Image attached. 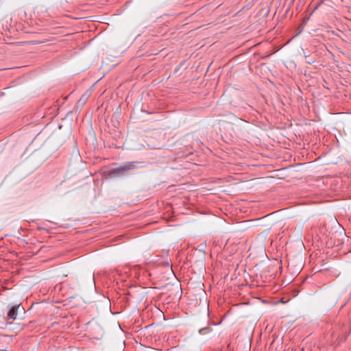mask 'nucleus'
Segmentation results:
<instances>
[{
    "label": "nucleus",
    "mask_w": 351,
    "mask_h": 351,
    "mask_svg": "<svg viewBox=\"0 0 351 351\" xmlns=\"http://www.w3.org/2000/svg\"><path fill=\"white\" fill-rule=\"evenodd\" d=\"M134 168V162H126L117 168L112 169L110 171V175H111V176H112V175L122 176L126 171L133 169Z\"/></svg>",
    "instance_id": "f257e3e1"
},
{
    "label": "nucleus",
    "mask_w": 351,
    "mask_h": 351,
    "mask_svg": "<svg viewBox=\"0 0 351 351\" xmlns=\"http://www.w3.org/2000/svg\"><path fill=\"white\" fill-rule=\"evenodd\" d=\"M25 309L21 306V304H15L10 307L8 314L7 319H16L18 315V313H24Z\"/></svg>",
    "instance_id": "f03ea898"
},
{
    "label": "nucleus",
    "mask_w": 351,
    "mask_h": 351,
    "mask_svg": "<svg viewBox=\"0 0 351 351\" xmlns=\"http://www.w3.org/2000/svg\"><path fill=\"white\" fill-rule=\"evenodd\" d=\"M208 330H209L208 328H202L199 329V332L201 335H204L208 332Z\"/></svg>",
    "instance_id": "20e7f679"
},
{
    "label": "nucleus",
    "mask_w": 351,
    "mask_h": 351,
    "mask_svg": "<svg viewBox=\"0 0 351 351\" xmlns=\"http://www.w3.org/2000/svg\"><path fill=\"white\" fill-rule=\"evenodd\" d=\"M77 304H72L71 305V308L75 307Z\"/></svg>",
    "instance_id": "423d86ee"
},
{
    "label": "nucleus",
    "mask_w": 351,
    "mask_h": 351,
    "mask_svg": "<svg viewBox=\"0 0 351 351\" xmlns=\"http://www.w3.org/2000/svg\"><path fill=\"white\" fill-rule=\"evenodd\" d=\"M72 144H73V154L75 156V157H79L80 156V153H79V151L77 148V143H76V141L75 140L74 137L73 136L72 138Z\"/></svg>",
    "instance_id": "7ed1b4c3"
},
{
    "label": "nucleus",
    "mask_w": 351,
    "mask_h": 351,
    "mask_svg": "<svg viewBox=\"0 0 351 351\" xmlns=\"http://www.w3.org/2000/svg\"><path fill=\"white\" fill-rule=\"evenodd\" d=\"M72 298H76L77 302H80L81 301V298L80 297H78V295L77 294H75V296H70L69 297V299H72Z\"/></svg>",
    "instance_id": "39448f33"
}]
</instances>
